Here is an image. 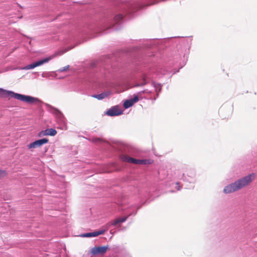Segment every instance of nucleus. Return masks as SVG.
I'll use <instances>...</instances> for the list:
<instances>
[{"label":"nucleus","mask_w":257,"mask_h":257,"mask_svg":"<svg viewBox=\"0 0 257 257\" xmlns=\"http://www.w3.org/2000/svg\"><path fill=\"white\" fill-rule=\"evenodd\" d=\"M119 152V159L123 162L133 165H148L152 164L154 160L151 159H140L141 153L137 150L123 146L122 149H114Z\"/></svg>","instance_id":"4"},{"label":"nucleus","mask_w":257,"mask_h":257,"mask_svg":"<svg viewBox=\"0 0 257 257\" xmlns=\"http://www.w3.org/2000/svg\"><path fill=\"white\" fill-rule=\"evenodd\" d=\"M0 97L14 98L29 104L41 105L43 103V102L38 97L16 93L13 91L6 90L3 88H0Z\"/></svg>","instance_id":"5"},{"label":"nucleus","mask_w":257,"mask_h":257,"mask_svg":"<svg viewBox=\"0 0 257 257\" xmlns=\"http://www.w3.org/2000/svg\"><path fill=\"white\" fill-rule=\"evenodd\" d=\"M152 86L155 88L156 94L154 96H151L148 98V99L155 101L159 96L160 93L162 92L163 85L160 83H156L152 81Z\"/></svg>","instance_id":"16"},{"label":"nucleus","mask_w":257,"mask_h":257,"mask_svg":"<svg viewBox=\"0 0 257 257\" xmlns=\"http://www.w3.org/2000/svg\"><path fill=\"white\" fill-rule=\"evenodd\" d=\"M251 155L253 158L257 157V155H254L253 154H252Z\"/></svg>","instance_id":"31"},{"label":"nucleus","mask_w":257,"mask_h":257,"mask_svg":"<svg viewBox=\"0 0 257 257\" xmlns=\"http://www.w3.org/2000/svg\"><path fill=\"white\" fill-rule=\"evenodd\" d=\"M135 13V8L131 3H118L108 9L100 17L95 27L86 25L80 30L82 35L99 30L105 31L111 29H118L123 21L124 17L129 18Z\"/></svg>","instance_id":"2"},{"label":"nucleus","mask_w":257,"mask_h":257,"mask_svg":"<svg viewBox=\"0 0 257 257\" xmlns=\"http://www.w3.org/2000/svg\"><path fill=\"white\" fill-rule=\"evenodd\" d=\"M129 185L134 188V193L138 194L141 198H148L151 195L152 190L149 186V183L145 180L134 179L130 181Z\"/></svg>","instance_id":"7"},{"label":"nucleus","mask_w":257,"mask_h":257,"mask_svg":"<svg viewBox=\"0 0 257 257\" xmlns=\"http://www.w3.org/2000/svg\"><path fill=\"white\" fill-rule=\"evenodd\" d=\"M139 93L140 94H147L148 95H149L150 97L151 96H152V91L151 90H150L148 89H144L142 91H140L139 92Z\"/></svg>","instance_id":"23"},{"label":"nucleus","mask_w":257,"mask_h":257,"mask_svg":"<svg viewBox=\"0 0 257 257\" xmlns=\"http://www.w3.org/2000/svg\"><path fill=\"white\" fill-rule=\"evenodd\" d=\"M42 76L43 77H48L49 76H52L53 77H56L57 74L56 73V72L53 71V72H43L41 74Z\"/></svg>","instance_id":"21"},{"label":"nucleus","mask_w":257,"mask_h":257,"mask_svg":"<svg viewBox=\"0 0 257 257\" xmlns=\"http://www.w3.org/2000/svg\"><path fill=\"white\" fill-rule=\"evenodd\" d=\"M224 107V106H222V107L220 108L219 111H221L223 109Z\"/></svg>","instance_id":"30"},{"label":"nucleus","mask_w":257,"mask_h":257,"mask_svg":"<svg viewBox=\"0 0 257 257\" xmlns=\"http://www.w3.org/2000/svg\"><path fill=\"white\" fill-rule=\"evenodd\" d=\"M70 68V65H68L65 67H62L60 69H59L57 71L58 72H65L68 70V69Z\"/></svg>","instance_id":"24"},{"label":"nucleus","mask_w":257,"mask_h":257,"mask_svg":"<svg viewBox=\"0 0 257 257\" xmlns=\"http://www.w3.org/2000/svg\"><path fill=\"white\" fill-rule=\"evenodd\" d=\"M79 236L82 237H96V232L95 230H94L92 232H85L83 233H81L79 235Z\"/></svg>","instance_id":"20"},{"label":"nucleus","mask_w":257,"mask_h":257,"mask_svg":"<svg viewBox=\"0 0 257 257\" xmlns=\"http://www.w3.org/2000/svg\"><path fill=\"white\" fill-rule=\"evenodd\" d=\"M115 231H113V229H111L110 231H109V233L112 235H113L114 233H115Z\"/></svg>","instance_id":"28"},{"label":"nucleus","mask_w":257,"mask_h":257,"mask_svg":"<svg viewBox=\"0 0 257 257\" xmlns=\"http://www.w3.org/2000/svg\"><path fill=\"white\" fill-rule=\"evenodd\" d=\"M135 103L136 102H135L133 99L130 97L123 100V106L125 109H128L133 106Z\"/></svg>","instance_id":"19"},{"label":"nucleus","mask_w":257,"mask_h":257,"mask_svg":"<svg viewBox=\"0 0 257 257\" xmlns=\"http://www.w3.org/2000/svg\"><path fill=\"white\" fill-rule=\"evenodd\" d=\"M133 46L117 50L111 54L102 57L90 70L88 82L96 89H105L108 86V80L113 77H129L142 71L154 62L155 55L146 54L147 50L172 46L167 54V64L164 74L178 72L188 60L192 39L175 37L164 39L130 40Z\"/></svg>","instance_id":"1"},{"label":"nucleus","mask_w":257,"mask_h":257,"mask_svg":"<svg viewBox=\"0 0 257 257\" xmlns=\"http://www.w3.org/2000/svg\"><path fill=\"white\" fill-rule=\"evenodd\" d=\"M255 177V173L249 174L225 186L223 188V192L225 194H228L237 191L242 188L249 185L254 180Z\"/></svg>","instance_id":"6"},{"label":"nucleus","mask_w":257,"mask_h":257,"mask_svg":"<svg viewBox=\"0 0 257 257\" xmlns=\"http://www.w3.org/2000/svg\"><path fill=\"white\" fill-rule=\"evenodd\" d=\"M124 203L123 201L121 200L119 201L117 203L112 202L107 205L106 207L108 208V211L110 214H113V212L117 211L123 210L122 215L115 217L103 225L99 229L95 230L97 236L103 234L112 226H119L121 224L125 222L130 216H135L137 214L138 210L141 207V205L134 204L125 208L123 205Z\"/></svg>","instance_id":"3"},{"label":"nucleus","mask_w":257,"mask_h":257,"mask_svg":"<svg viewBox=\"0 0 257 257\" xmlns=\"http://www.w3.org/2000/svg\"><path fill=\"white\" fill-rule=\"evenodd\" d=\"M175 192V191H174V190H170V191H169V192H171V193H173V192Z\"/></svg>","instance_id":"32"},{"label":"nucleus","mask_w":257,"mask_h":257,"mask_svg":"<svg viewBox=\"0 0 257 257\" xmlns=\"http://www.w3.org/2000/svg\"><path fill=\"white\" fill-rule=\"evenodd\" d=\"M123 110L119 108L117 105L112 106L107 109L104 112V114L109 116H117L123 114Z\"/></svg>","instance_id":"13"},{"label":"nucleus","mask_w":257,"mask_h":257,"mask_svg":"<svg viewBox=\"0 0 257 257\" xmlns=\"http://www.w3.org/2000/svg\"><path fill=\"white\" fill-rule=\"evenodd\" d=\"M49 142V139L47 138H43L40 139L35 140L27 145L29 149H35L41 147L44 144Z\"/></svg>","instance_id":"15"},{"label":"nucleus","mask_w":257,"mask_h":257,"mask_svg":"<svg viewBox=\"0 0 257 257\" xmlns=\"http://www.w3.org/2000/svg\"><path fill=\"white\" fill-rule=\"evenodd\" d=\"M122 170V167L116 162H111L104 166L103 168L104 173H110L113 172H119Z\"/></svg>","instance_id":"11"},{"label":"nucleus","mask_w":257,"mask_h":257,"mask_svg":"<svg viewBox=\"0 0 257 257\" xmlns=\"http://www.w3.org/2000/svg\"><path fill=\"white\" fill-rule=\"evenodd\" d=\"M135 94H138V96H139V98H140L141 97H146L145 96H143V94H140L139 93V92H138L137 93H135Z\"/></svg>","instance_id":"29"},{"label":"nucleus","mask_w":257,"mask_h":257,"mask_svg":"<svg viewBox=\"0 0 257 257\" xmlns=\"http://www.w3.org/2000/svg\"><path fill=\"white\" fill-rule=\"evenodd\" d=\"M115 227L118 229V231H125L126 229V227L122 226L121 224L119 226Z\"/></svg>","instance_id":"26"},{"label":"nucleus","mask_w":257,"mask_h":257,"mask_svg":"<svg viewBox=\"0 0 257 257\" xmlns=\"http://www.w3.org/2000/svg\"><path fill=\"white\" fill-rule=\"evenodd\" d=\"M45 105L47 110L55 115L57 122L61 125L60 128L62 130H63L65 127V129H66L67 119L63 113L59 109L52 106L49 104L45 103Z\"/></svg>","instance_id":"8"},{"label":"nucleus","mask_w":257,"mask_h":257,"mask_svg":"<svg viewBox=\"0 0 257 257\" xmlns=\"http://www.w3.org/2000/svg\"><path fill=\"white\" fill-rule=\"evenodd\" d=\"M111 94V92L110 91H107L102 92L99 94H94L92 95V97L96 98L98 100H102L104 98L109 96Z\"/></svg>","instance_id":"18"},{"label":"nucleus","mask_w":257,"mask_h":257,"mask_svg":"<svg viewBox=\"0 0 257 257\" xmlns=\"http://www.w3.org/2000/svg\"><path fill=\"white\" fill-rule=\"evenodd\" d=\"M176 189H177V190H180L182 188V186L180 185V183L177 182H176Z\"/></svg>","instance_id":"27"},{"label":"nucleus","mask_w":257,"mask_h":257,"mask_svg":"<svg viewBox=\"0 0 257 257\" xmlns=\"http://www.w3.org/2000/svg\"><path fill=\"white\" fill-rule=\"evenodd\" d=\"M131 98L133 99V100L135 102H136V103L138 102L139 100H142L143 98L146 99H148V98L147 97H141L140 98H139V96H138V95L136 94L135 93H134L133 95V96L131 97Z\"/></svg>","instance_id":"22"},{"label":"nucleus","mask_w":257,"mask_h":257,"mask_svg":"<svg viewBox=\"0 0 257 257\" xmlns=\"http://www.w3.org/2000/svg\"><path fill=\"white\" fill-rule=\"evenodd\" d=\"M7 175L6 170L0 169V179Z\"/></svg>","instance_id":"25"},{"label":"nucleus","mask_w":257,"mask_h":257,"mask_svg":"<svg viewBox=\"0 0 257 257\" xmlns=\"http://www.w3.org/2000/svg\"><path fill=\"white\" fill-rule=\"evenodd\" d=\"M151 80L149 76L146 73L143 72L134 82V87H143L148 83Z\"/></svg>","instance_id":"10"},{"label":"nucleus","mask_w":257,"mask_h":257,"mask_svg":"<svg viewBox=\"0 0 257 257\" xmlns=\"http://www.w3.org/2000/svg\"><path fill=\"white\" fill-rule=\"evenodd\" d=\"M195 176V171L191 170L186 173H183L181 179L184 182L194 184L196 182Z\"/></svg>","instance_id":"12"},{"label":"nucleus","mask_w":257,"mask_h":257,"mask_svg":"<svg viewBox=\"0 0 257 257\" xmlns=\"http://www.w3.org/2000/svg\"><path fill=\"white\" fill-rule=\"evenodd\" d=\"M108 249H109V247L107 245L103 246H95L91 249L90 253L92 255L95 256L100 254H104L106 253Z\"/></svg>","instance_id":"14"},{"label":"nucleus","mask_w":257,"mask_h":257,"mask_svg":"<svg viewBox=\"0 0 257 257\" xmlns=\"http://www.w3.org/2000/svg\"><path fill=\"white\" fill-rule=\"evenodd\" d=\"M57 134V131L54 128H48L44 130H42L38 134V137H42L43 136H51L54 137Z\"/></svg>","instance_id":"17"},{"label":"nucleus","mask_w":257,"mask_h":257,"mask_svg":"<svg viewBox=\"0 0 257 257\" xmlns=\"http://www.w3.org/2000/svg\"><path fill=\"white\" fill-rule=\"evenodd\" d=\"M54 57V56L51 55L44 58H43L39 60L35 61L30 64H28L23 67H22L20 69L21 70H31L35 68L40 66L45 63L49 62Z\"/></svg>","instance_id":"9"},{"label":"nucleus","mask_w":257,"mask_h":257,"mask_svg":"<svg viewBox=\"0 0 257 257\" xmlns=\"http://www.w3.org/2000/svg\"><path fill=\"white\" fill-rule=\"evenodd\" d=\"M34 74H39V72H34Z\"/></svg>","instance_id":"33"}]
</instances>
